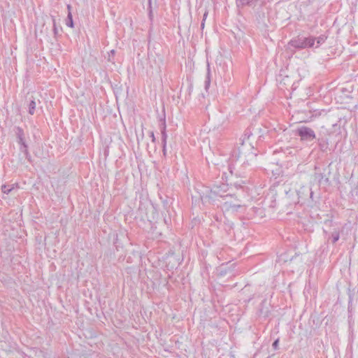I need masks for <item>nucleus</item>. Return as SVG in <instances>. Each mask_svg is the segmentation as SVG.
I'll use <instances>...</instances> for the list:
<instances>
[{"label": "nucleus", "instance_id": "obj_1", "mask_svg": "<svg viewBox=\"0 0 358 358\" xmlns=\"http://www.w3.org/2000/svg\"><path fill=\"white\" fill-rule=\"evenodd\" d=\"M244 154V148H238V151H234L233 154V157H236V161L229 166V170L231 175H234L236 178H241V180L237 181H233L231 180L230 185L234 186L236 188L239 189L243 187V185L245 184L246 180H243V178H246V166L250 165L249 162L252 164H255V161L257 159V154L253 152H250L248 153L247 157L248 159L245 160L242 159V155Z\"/></svg>", "mask_w": 358, "mask_h": 358}, {"label": "nucleus", "instance_id": "obj_2", "mask_svg": "<svg viewBox=\"0 0 358 358\" xmlns=\"http://www.w3.org/2000/svg\"><path fill=\"white\" fill-rule=\"evenodd\" d=\"M228 190V185H214L210 189H206L200 195L203 204H213L219 206V202L224 200V193Z\"/></svg>", "mask_w": 358, "mask_h": 358}, {"label": "nucleus", "instance_id": "obj_3", "mask_svg": "<svg viewBox=\"0 0 358 358\" xmlns=\"http://www.w3.org/2000/svg\"><path fill=\"white\" fill-rule=\"evenodd\" d=\"M221 206L222 209L227 212H237L239 208L243 206L240 200L236 198H234L232 194H227L224 200L219 202V206Z\"/></svg>", "mask_w": 358, "mask_h": 358}, {"label": "nucleus", "instance_id": "obj_4", "mask_svg": "<svg viewBox=\"0 0 358 358\" xmlns=\"http://www.w3.org/2000/svg\"><path fill=\"white\" fill-rule=\"evenodd\" d=\"M331 133L327 128L322 127L317 138V143L320 150L323 152H327L329 150L328 136L331 135Z\"/></svg>", "mask_w": 358, "mask_h": 358}, {"label": "nucleus", "instance_id": "obj_5", "mask_svg": "<svg viewBox=\"0 0 358 358\" xmlns=\"http://www.w3.org/2000/svg\"><path fill=\"white\" fill-rule=\"evenodd\" d=\"M296 134L298 135L301 141H311L316 138L315 131L310 127L301 126L296 130Z\"/></svg>", "mask_w": 358, "mask_h": 358}, {"label": "nucleus", "instance_id": "obj_6", "mask_svg": "<svg viewBox=\"0 0 358 358\" xmlns=\"http://www.w3.org/2000/svg\"><path fill=\"white\" fill-rule=\"evenodd\" d=\"M306 37L297 36L292 38L289 43L288 45L296 49L306 48Z\"/></svg>", "mask_w": 358, "mask_h": 358}, {"label": "nucleus", "instance_id": "obj_7", "mask_svg": "<svg viewBox=\"0 0 358 358\" xmlns=\"http://www.w3.org/2000/svg\"><path fill=\"white\" fill-rule=\"evenodd\" d=\"M297 195L299 199L305 201L308 197L312 198L313 192L311 188L308 186H302L298 191Z\"/></svg>", "mask_w": 358, "mask_h": 358}, {"label": "nucleus", "instance_id": "obj_8", "mask_svg": "<svg viewBox=\"0 0 358 358\" xmlns=\"http://www.w3.org/2000/svg\"><path fill=\"white\" fill-rule=\"evenodd\" d=\"M258 0H236L238 7L255 6Z\"/></svg>", "mask_w": 358, "mask_h": 358}, {"label": "nucleus", "instance_id": "obj_9", "mask_svg": "<svg viewBox=\"0 0 358 358\" xmlns=\"http://www.w3.org/2000/svg\"><path fill=\"white\" fill-rule=\"evenodd\" d=\"M340 234L339 230L334 229V231L331 233V235L328 238V240H331V243L334 244L339 240Z\"/></svg>", "mask_w": 358, "mask_h": 358}, {"label": "nucleus", "instance_id": "obj_10", "mask_svg": "<svg viewBox=\"0 0 358 358\" xmlns=\"http://www.w3.org/2000/svg\"><path fill=\"white\" fill-rule=\"evenodd\" d=\"M20 150L24 154L25 157L28 160L30 159L31 155H30V154L29 152L28 145H20Z\"/></svg>", "mask_w": 358, "mask_h": 358}, {"label": "nucleus", "instance_id": "obj_11", "mask_svg": "<svg viewBox=\"0 0 358 358\" xmlns=\"http://www.w3.org/2000/svg\"><path fill=\"white\" fill-rule=\"evenodd\" d=\"M252 135V132L250 129H246L245 131V133L243 134V139H241L240 138V141H241L240 143V144L241 145V146L243 147L244 145V142L246 139H249L250 136Z\"/></svg>", "mask_w": 358, "mask_h": 358}, {"label": "nucleus", "instance_id": "obj_12", "mask_svg": "<svg viewBox=\"0 0 358 358\" xmlns=\"http://www.w3.org/2000/svg\"><path fill=\"white\" fill-rule=\"evenodd\" d=\"M15 134L17 139L24 137V131L20 127H16L15 128Z\"/></svg>", "mask_w": 358, "mask_h": 358}, {"label": "nucleus", "instance_id": "obj_13", "mask_svg": "<svg viewBox=\"0 0 358 358\" xmlns=\"http://www.w3.org/2000/svg\"><path fill=\"white\" fill-rule=\"evenodd\" d=\"M315 40H316L315 37H313V36L307 37L306 38V48H312L315 44Z\"/></svg>", "mask_w": 358, "mask_h": 358}, {"label": "nucleus", "instance_id": "obj_14", "mask_svg": "<svg viewBox=\"0 0 358 358\" xmlns=\"http://www.w3.org/2000/svg\"><path fill=\"white\" fill-rule=\"evenodd\" d=\"M36 102L34 100H31L29 103V113L33 115L35 112Z\"/></svg>", "mask_w": 358, "mask_h": 358}, {"label": "nucleus", "instance_id": "obj_15", "mask_svg": "<svg viewBox=\"0 0 358 358\" xmlns=\"http://www.w3.org/2000/svg\"><path fill=\"white\" fill-rule=\"evenodd\" d=\"M66 24L69 27H73V17L70 11L69 12L67 18L66 20Z\"/></svg>", "mask_w": 358, "mask_h": 358}, {"label": "nucleus", "instance_id": "obj_16", "mask_svg": "<svg viewBox=\"0 0 358 358\" xmlns=\"http://www.w3.org/2000/svg\"><path fill=\"white\" fill-rule=\"evenodd\" d=\"M327 36H325V35H321L319 37L316 38V40L317 41V47H318L320 45L324 43L325 42V41L327 40Z\"/></svg>", "mask_w": 358, "mask_h": 358}, {"label": "nucleus", "instance_id": "obj_17", "mask_svg": "<svg viewBox=\"0 0 358 358\" xmlns=\"http://www.w3.org/2000/svg\"><path fill=\"white\" fill-rule=\"evenodd\" d=\"M210 84V68L209 64H208V73L206 76V80H205V88L206 90H208V87Z\"/></svg>", "mask_w": 358, "mask_h": 358}, {"label": "nucleus", "instance_id": "obj_18", "mask_svg": "<svg viewBox=\"0 0 358 358\" xmlns=\"http://www.w3.org/2000/svg\"><path fill=\"white\" fill-rule=\"evenodd\" d=\"M166 138H167V134L166 133V127L164 125L163 129L162 130V144H164V146L166 145Z\"/></svg>", "mask_w": 358, "mask_h": 358}, {"label": "nucleus", "instance_id": "obj_19", "mask_svg": "<svg viewBox=\"0 0 358 358\" xmlns=\"http://www.w3.org/2000/svg\"><path fill=\"white\" fill-rule=\"evenodd\" d=\"M13 189V187H11L10 185H3L1 186V191L4 194H9L11 190Z\"/></svg>", "mask_w": 358, "mask_h": 358}, {"label": "nucleus", "instance_id": "obj_20", "mask_svg": "<svg viewBox=\"0 0 358 358\" xmlns=\"http://www.w3.org/2000/svg\"><path fill=\"white\" fill-rule=\"evenodd\" d=\"M115 54V50H111L108 53V61L112 62L113 64L115 63V62L113 61V57H114Z\"/></svg>", "mask_w": 358, "mask_h": 358}, {"label": "nucleus", "instance_id": "obj_21", "mask_svg": "<svg viewBox=\"0 0 358 358\" xmlns=\"http://www.w3.org/2000/svg\"><path fill=\"white\" fill-rule=\"evenodd\" d=\"M148 10H149V17L152 20L153 17V13L152 10V0H148Z\"/></svg>", "mask_w": 358, "mask_h": 358}, {"label": "nucleus", "instance_id": "obj_22", "mask_svg": "<svg viewBox=\"0 0 358 358\" xmlns=\"http://www.w3.org/2000/svg\"><path fill=\"white\" fill-rule=\"evenodd\" d=\"M53 22V32L55 36L59 34V29L57 27L56 21L55 19L52 20Z\"/></svg>", "mask_w": 358, "mask_h": 358}, {"label": "nucleus", "instance_id": "obj_23", "mask_svg": "<svg viewBox=\"0 0 358 358\" xmlns=\"http://www.w3.org/2000/svg\"><path fill=\"white\" fill-rule=\"evenodd\" d=\"M17 143L20 145H27L25 142V140H24V138H18L17 139Z\"/></svg>", "mask_w": 358, "mask_h": 358}, {"label": "nucleus", "instance_id": "obj_24", "mask_svg": "<svg viewBox=\"0 0 358 358\" xmlns=\"http://www.w3.org/2000/svg\"><path fill=\"white\" fill-rule=\"evenodd\" d=\"M315 178L319 180V182H321L322 180L324 178L323 173H316Z\"/></svg>", "mask_w": 358, "mask_h": 358}, {"label": "nucleus", "instance_id": "obj_25", "mask_svg": "<svg viewBox=\"0 0 358 358\" xmlns=\"http://www.w3.org/2000/svg\"><path fill=\"white\" fill-rule=\"evenodd\" d=\"M278 343H279V339H276L275 341H274V342L272 344V346L274 350H277L278 349Z\"/></svg>", "mask_w": 358, "mask_h": 358}, {"label": "nucleus", "instance_id": "obj_26", "mask_svg": "<svg viewBox=\"0 0 358 358\" xmlns=\"http://www.w3.org/2000/svg\"><path fill=\"white\" fill-rule=\"evenodd\" d=\"M150 136L152 138V142H155V135H154V132L153 131H150Z\"/></svg>", "mask_w": 358, "mask_h": 358}, {"label": "nucleus", "instance_id": "obj_27", "mask_svg": "<svg viewBox=\"0 0 358 358\" xmlns=\"http://www.w3.org/2000/svg\"><path fill=\"white\" fill-rule=\"evenodd\" d=\"M332 127L336 130V129H338L339 130L340 129V126L338 125L337 124H332Z\"/></svg>", "mask_w": 358, "mask_h": 358}, {"label": "nucleus", "instance_id": "obj_28", "mask_svg": "<svg viewBox=\"0 0 358 358\" xmlns=\"http://www.w3.org/2000/svg\"><path fill=\"white\" fill-rule=\"evenodd\" d=\"M280 261H283L284 262H287L288 261V259H286V258H285V257H283V255H281V256H280Z\"/></svg>", "mask_w": 358, "mask_h": 358}, {"label": "nucleus", "instance_id": "obj_29", "mask_svg": "<svg viewBox=\"0 0 358 358\" xmlns=\"http://www.w3.org/2000/svg\"><path fill=\"white\" fill-rule=\"evenodd\" d=\"M207 15H208V11H205L203 16V20H202L203 21L206 20Z\"/></svg>", "mask_w": 358, "mask_h": 358}, {"label": "nucleus", "instance_id": "obj_30", "mask_svg": "<svg viewBox=\"0 0 358 358\" xmlns=\"http://www.w3.org/2000/svg\"><path fill=\"white\" fill-rule=\"evenodd\" d=\"M163 152L164 155H166V145L164 146V144H163Z\"/></svg>", "mask_w": 358, "mask_h": 358}, {"label": "nucleus", "instance_id": "obj_31", "mask_svg": "<svg viewBox=\"0 0 358 358\" xmlns=\"http://www.w3.org/2000/svg\"><path fill=\"white\" fill-rule=\"evenodd\" d=\"M204 22L205 21H203V20L201 22V29H203V27H204Z\"/></svg>", "mask_w": 358, "mask_h": 358}, {"label": "nucleus", "instance_id": "obj_32", "mask_svg": "<svg viewBox=\"0 0 358 358\" xmlns=\"http://www.w3.org/2000/svg\"><path fill=\"white\" fill-rule=\"evenodd\" d=\"M332 223V221L331 220H327L325 222V224H331Z\"/></svg>", "mask_w": 358, "mask_h": 358}, {"label": "nucleus", "instance_id": "obj_33", "mask_svg": "<svg viewBox=\"0 0 358 358\" xmlns=\"http://www.w3.org/2000/svg\"><path fill=\"white\" fill-rule=\"evenodd\" d=\"M249 147H250V150H253V149H254V148H253V147H251V145H250V144L249 145Z\"/></svg>", "mask_w": 358, "mask_h": 358}, {"label": "nucleus", "instance_id": "obj_34", "mask_svg": "<svg viewBox=\"0 0 358 358\" xmlns=\"http://www.w3.org/2000/svg\"><path fill=\"white\" fill-rule=\"evenodd\" d=\"M69 10H70L71 6L69 5L67 6Z\"/></svg>", "mask_w": 358, "mask_h": 358}, {"label": "nucleus", "instance_id": "obj_35", "mask_svg": "<svg viewBox=\"0 0 358 358\" xmlns=\"http://www.w3.org/2000/svg\"><path fill=\"white\" fill-rule=\"evenodd\" d=\"M329 179L327 178H325V181L328 182Z\"/></svg>", "mask_w": 358, "mask_h": 358}, {"label": "nucleus", "instance_id": "obj_36", "mask_svg": "<svg viewBox=\"0 0 358 358\" xmlns=\"http://www.w3.org/2000/svg\"><path fill=\"white\" fill-rule=\"evenodd\" d=\"M349 299H350L349 303H350V301H351V296H349Z\"/></svg>", "mask_w": 358, "mask_h": 358}, {"label": "nucleus", "instance_id": "obj_37", "mask_svg": "<svg viewBox=\"0 0 358 358\" xmlns=\"http://www.w3.org/2000/svg\"><path fill=\"white\" fill-rule=\"evenodd\" d=\"M164 222L166 223V222H168V220H166V219H164Z\"/></svg>", "mask_w": 358, "mask_h": 358}]
</instances>
